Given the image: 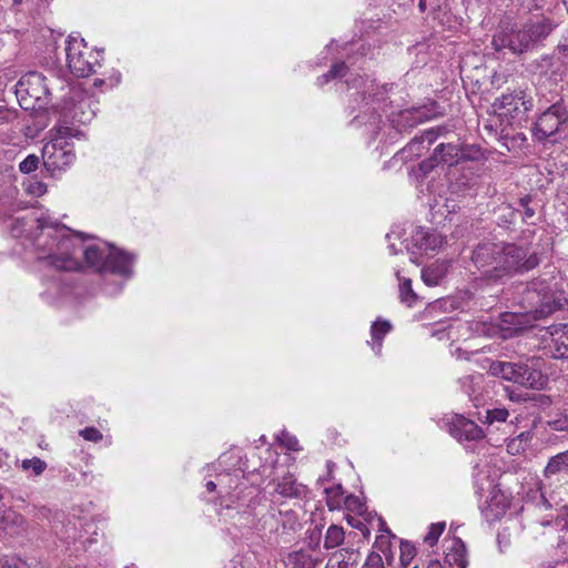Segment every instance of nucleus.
I'll return each mask as SVG.
<instances>
[{
	"instance_id": "obj_8",
	"label": "nucleus",
	"mask_w": 568,
	"mask_h": 568,
	"mask_svg": "<svg viewBox=\"0 0 568 568\" xmlns=\"http://www.w3.org/2000/svg\"><path fill=\"white\" fill-rule=\"evenodd\" d=\"M50 91L47 84V79L39 72H30L23 75L17 84V95L20 97L21 101H26L27 98L33 99L36 104L28 105L24 108H42L47 103V99Z\"/></svg>"
},
{
	"instance_id": "obj_37",
	"label": "nucleus",
	"mask_w": 568,
	"mask_h": 568,
	"mask_svg": "<svg viewBox=\"0 0 568 568\" xmlns=\"http://www.w3.org/2000/svg\"><path fill=\"white\" fill-rule=\"evenodd\" d=\"M549 425L554 430L568 433V407L557 415L556 418L550 420Z\"/></svg>"
},
{
	"instance_id": "obj_12",
	"label": "nucleus",
	"mask_w": 568,
	"mask_h": 568,
	"mask_svg": "<svg viewBox=\"0 0 568 568\" xmlns=\"http://www.w3.org/2000/svg\"><path fill=\"white\" fill-rule=\"evenodd\" d=\"M460 146L452 143L439 144L435 148L433 156L428 162L420 163V170L425 173L432 170L435 165L440 162L448 165L457 164L459 162Z\"/></svg>"
},
{
	"instance_id": "obj_34",
	"label": "nucleus",
	"mask_w": 568,
	"mask_h": 568,
	"mask_svg": "<svg viewBox=\"0 0 568 568\" xmlns=\"http://www.w3.org/2000/svg\"><path fill=\"white\" fill-rule=\"evenodd\" d=\"M509 412L506 408H493L486 412V422L493 424L495 422L504 423L507 420Z\"/></svg>"
},
{
	"instance_id": "obj_48",
	"label": "nucleus",
	"mask_w": 568,
	"mask_h": 568,
	"mask_svg": "<svg viewBox=\"0 0 568 568\" xmlns=\"http://www.w3.org/2000/svg\"><path fill=\"white\" fill-rule=\"evenodd\" d=\"M418 7H419V9L422 11H425V9H426V0H419Z\"/></svg>"
},
{
	"instance_id": "obj_31",
	"label": "nucleus",
	"mask_w": 568,
	"mask_h": 568,
	"mask_svg": "<svg viewBox=\"0 0 568 568\" xmlns=\"http://www.w3.org/2000/svg\"><path fill=\"white\" fill-rule=\"evenodd\" d=\"M528 435L526 433H521L518 437L510 439L507 443V452L510 455H518L526 449V443Z\"/></svg>"
},
{
	"instance_id": "obj_7",
	"label": "nucleus",
	"mask_w": 568,
	"mask_h": 568,
	"mask_svg": "<svg viewBox=\"0 0 568 568\" xmlns=\"http://www.w3.org/2000/svg\"><path fill=\"white\" fill-rule=\"evenodd\" d=\"M65 53L68 67L75 77H89L95 72V67L99 65L98 53L89 49L83 39L69 37Z\"/></svg>"
},
{
	"instance_id": "obj_45",
	"label": "nucleus",
	"mask_w": 568,
	"mask_h": 568,
	"mask_svg": "<svg viewBox=\"0 0 568 568\" xmlns=\"http://www.w3.org/2000/svg\"><path fill=\"white\" fill-rule=\"evenodd\" d=\"M508 397L513 402H525L527 397L523 394H517L514 390H508Z\"/></svg>"
},
{
	"instance_id": "obj_47",
	"label": "nucleus",
	"mask_w": 568,
	"mask_h": 568,
	"mask_svg": "<svg viewBox=\"0 0 568 568\" xmlns=\"http://www.w3.org/2000/svg\"><path fill=\"white\" fill-rule=\"evenodd\" d=\"M427 568H443L439 561H432Z\"/></svg>"
},
{
	"instance_id": "obj_23",
	"label": "nucleus",
	"mask_w": 568,
	"mask_h": 568,
	"mask_svg": "<svg viewBox=\"0 0 568 568\" xmlns=\"http://www.w3.org/2000/svg\"><path fill=\"white\" fill-rule=\"evenodd\" d=\"M358 552L352 548H342L332 554L328 565L337 568H348L357 561Z\"/></svg>"
},
{
	"instance_id": "obj_33",
	"label": "nucleus",
	"mask_w": 568,
	"mask_h": 568,
	"mask_svg": "<svg viewBox=\"0 0 568 568\" xmlns=\"http://www.w3.org/2000/svg\"><path fill=\"white\" fill-rule=\"evenodd\" d=\"M346 72H347L346 64L344 62H339V63L332 65L331 70L326 74H324L322 78H320L318 80L321 81V83H326L331 79L344 77L346 74Z\"/></svg>"
},
{
	"instance_id": "obj_26",
	"label": "nucleus",
	"mask_w": 568,
	"mask_h": 568,
	"mask_svg": "<svg viewBox=\"0 0 568 568\" xmlns=\"http://www.w3.org/2000/svg\"><path fill=\"white\" fill-rule=\"evenodd\" d=\"M326 505L329 510H337L342 507L344 500V490L342 485H335L329 488H325Z\"/></svg>"
},
{
	"instance_id": "obj_49",
	"label": "nucleus",
	"mask_w": 568,
	"mask_h": 568,
	"mask_svg": "<svg viewBox=\"0 0 568 568\" xmlns=\"http://www.w3.org/2000/svg\"><path fill=\"white\" fill-rule=\"evenodd\" d=\"M23 0H13L16 4H20Z\"/></svg>"
},
{
	"instance_id": "obj_42",
	"label": "nucleus",
	"mask_w": 568,
	"mask_h": 568,
	"mask_svg": "<svg viewBox=\"0 0 568 568\" xmlns=\"http://www.w3.org/2000/svg\"><path fill=\"white\" fill-rule=\"evenodd\" d=\"M365 568H385L382 557L378 554L372 552L365 562Z\"/></svg>"
},
{
	"instance_id": "obj_21",
	"label": "nucleus",
	"mask_w": 568,
	"mask_h": 568,
	"mask_svg": "<svg viewBox=\"0 0 568 568\" xmlns=\"http://www.w3.org/2000/svg\"><path fill=\"white\" fill-rule=\"evenodd\" d=\"M445 561L456 568H466V547L459 538H454Z\"/></svg>"
},
{
	"instance_id": "obj_27",
	"label": "nucleus",
	"mask_w": 568,
	"mask_h": 568,
	"mask_svg": "<svg viewBox=\"0 0 568 568\" xmlns=\"http://www.w3.org/2000/svg\"><path fill=\"white\" fill-rule=\"evenodd\" d=\"M392 325L388 321H376L371 327V335L378 348L381 347L382 339L390 331Z\"/></svg>"
},
{
	"instance_id": "obj_25",
	"label": "nucleus",
	"mask_w": 568,
	"mask_h": 568,
	"mask_svg": "<svg viewBox=\"0 0 568 568\" xmlns=\"http://www.w3.org/2000/svg\"><path fill=\"white\" fill-rule=\"evenodd\" d=\"M288 562L293 568H315L317 560L305 550H297L288 555Z\"/></svg>"
},
{
	"instance_id": "obj_16",
	"label": "nucleus",
	"mask_w": 568,
	"mask_h": 568,
	"mask_svg": "<svg viewBox=\"0 0 568 568\" xmlns=\"http://www.w3.org/2000/svg\"><path fill=\"white\" fill-rule=\"evenodd\" d=\"M275 491L284 498H303L307 494V488L297 483L293 475L287 474L276 481Z\"/></svg>"
},
{
	"instance_id": "obj_14",
	"label": "nucleus",
	"mask_w": 568,
	"mask_h": 568,
	"mask_svg": "<svg viewBox=\"0 0 568 568\" xmlns=\"http://www.w3.org/2000/svg\"><path fill=\"white\" fill-rule=\"evenodd\" d=\"M133 257L128 253L110 248L108 251L106 272L129 276L132 273Z\"/></svg>"
},
{
	"instance_id": "obj_29",
	"label": "nucleus",
	"mask_w": 568,
	"mask_h": 568,
	"mask_svg": "<svg viewBox=\"0 0 568 568\" xmlns=\"http://www.w3.org/2000/svg\"><path fill=\"white\" fill-rule=\"evenodd\" d=\"M399 296L402 302L406 303L408 306H412L416 302L417 295L413 291L409 280H405L399 284Z\"/></svg>"
},
{
	"instance_id": "obj_41",
	"label": "nucleus",
	"mask_w": 568,
	"mask_h": 568,
	"mask_svg": "<svg viewBox=\"0 0 568 568\" xmlns=\"http://www.w3.org/2000/svg\"><path fill=\"white\" fill-rule=\"evenodd\" d=\"M79 435L89 442L98 443L102 440V433L95 427H85L79 432Z\"/></svg>"
},
{
	"instance_id": "obj_6",
	"label": "nucleus",
	"mask_w": 568,
	"mask_h": 568,
	"mask_svg": "<svg viewBox=\"0 0 568 568\" xmlns=\"http://www.w3.org/2000/svg\"><path fill=\"white\" fill-rule=\"evenodd\" d=\"M489 374L532 389H542L548 377L539 369L527 364L495 361L490 364Z\"/></svg>"
},
{
	"instance_id": "obj_19",
	"label": "nucleus",
	"mask_w": 568,
	"mask_h": 568,
	"mask_svg": "<svg viewBox=\"0 0 568 568\" xmlns=\"http://www.w3.org/2000/svg\"><path fill=\"white\" fill-rule=\"evenodd\" d=\"M437 131L432 129L424 131L420 136L414 138L402 152L408 155L420 156L424 150H427L429 145L437 139Z\"/></svg>"
},
{
	"instance_id": "obj_28",
	"label": "nucleus",
	"mask_w": 568,
	"mask_h": 568,
	"mask_svg": "<svg viewBox=\"0 0 568 568\" xmlns=\"http://www.w3.org/2000/svg\"><path fill=\"white\" fill-rule=\"evenodd\" d=\"M484 158V152L477 145H463L460 146L459 162L460 161H479Z\"/></svg>"
},
{
	"instance_id": "obj_22",
	"label": "nucleus",
	"mask_w": 568,
	"mask_h": 568,
	"mask_svg": "<svg viewBox=\"0 0 568 568\" xmlns=\"http://www.w3.org/2000/svg\"><path fill=\"white\" fill-rule=\"evenodd\" d=\"M447 270V263L436 262L422 271V278L428 286H436L446 276Z\"/></svg>"
},
{
	"instance_id": "obj_18",
	"label": "nucleus",
	"mask_w": 568,
	"mask_h": 568,
	"mask_svg": "<svg viewBox=\"0 0 568 568\" xmlns=\"http://www.w3.org/2000/svg\"><path fill=\"white\" fill-rule=\"evenodd\" d=\"M508 507L509 501L507 497L504 494L495 493L490 497L483 513L488 521H496L506 514Z\"/></svg>"
},
{
	"instance_id": "obj_3",
	"label": "nucleus",
	"mask_w": 568,
	"mask_h": 568,
	"mask_svg": "<svg viewBox=\"0 0 568 568\" xmlns=\"http://www.w3.org/2000/svg\"><path fill=\"white\" fill-rule=\"evenodd\" d=\"M548 18L530 19L521 26H503L494 34L491 44L496 51L508 49L513 53H523L545 40L552 31Z\"/></svg>"
},
{
	"instance_id": "obj_35",
	"label": "nucleus",
	"mask_w": 568,
	"mask_h": 568,
	"mask_svg": "<svg viewBox=\"0 0 568 568\" xmlns=\"http://www.w3.org/2000/svg\"><path fill=\"white\" fill-rule=\"evenodd\" d=\"M424 242L420 244V247L424 250H432L439 247L443 244V237L437 233H425L423 236Z\"/></svg>"
},
{
	"instance_id": "obj_24",
	"label": "nucleus",
	"mask_w": 568,
	"mask_h": 568,
	"mask_svg": "<svg viewBox=\"0 0 568 568\" xmlns=\"http://www.w3.org/2000/svg\"><path fill=\"white\" fill-rule=\"evenodd\" d=\"M345 539V531L343 527L337 525H331L324 537V548L333 549L343 544Z\"/></svg>"
},
{
	"instance_id": "obj_9",
	"label": "nucleus",
	"mask_w": 568,
	"mask_h": 568,
	"mask_svg": "<svg viewBox=\"0 0 568 568\" xmlns=\"http://www.w3.org/2000/svg\"><path fill=\"white\" fill-rule=\"evenodd\" d=\"M43 164L48 171L65 170L74 161L75 155L67 141L52 139L42 149Z\"/></svg>"
},
{
	"instance_id": "obj_46",
	"label": "nucleus",
	"mask_w": 568,
	"mask_h": 568,
	"mask_svg": "<svg viewBox=\"0 0 568 568\" xmlns=\"http://www.w3.org/2000/svg\"><path fill=\"white\" fill-rule=\"evenodd\" d=\"M205 487H206V489H207V491H209V493H212V491H214V490H215L216 485H215V483H214V481L210 480V481H207V483L205 484Z\"/></svg>"
},
{
	"instance_id": "obj_30",
	"label": "nucleus",
	"mask_w": 568,
	"mask_h": 568,
	"mask_svg": "<svg viewBox=\"0 0 568 568\" xmlns=\"http://www.w3.org/2000/svg\"><path fill=\"white\" fill-rule=\"evenodd\" d=\"M444 529L445 523L432 524L429 526L428 532L424 537V541L430 547L434 546L438 541L440 535L444 532Z\"/></svg>"
},
{
	"instance_id": "obj_15",
	"label": "nucleus",
	"mask_w": 568,
	"mask_h": 568,
	"mask_svg": "<svg viewBox=\"0 0 568 568\" xmlns=\"http://www.w3.org/2000/svg\"><path fill=\"white\" fill-rule=\"evenodd\" d=\"M27 530L24 517L12 509H7L0 515V531L9 536H18Z\"/></svg>"
},
{
	"instance_id": "obj_5",
	"label": "nucleus",
	"mask_w": 568,
	"mask_h": 568,
	"mask_svg": "<svg viewBox=\"0 0 568 568\" xmlns=\"http://www.w3.org/2000/svg\"><path fill=\"white\" fill-rule=\"evenodd\" d=\"M531 131L539 142H560L568 135V108L561 101L551 104L537 116Z\"/></svg>"
},
{
	"instance_id": "obj_39",
	"label": "nucleus",
	"mask_w": 568,
	"mask_h": 568,
	"mask_svg": "<svg viewBox=\"0 0 568 568\" xmlns=\"http://www.w3.org/2000/svg\"><path fill=\"white\" fill-rule=\"evenodd\" d=\"M39 162L37 155L30 154L19 164V169L22 173L28 174L37 170Z\"/></svg>"
},
{
	"instance_id": "obj_10",
	"label": "nucleus",
	"mask_w": 568,
	"mask_h": 568,
	"mask_svg": "<svg viewBox=\"0 0 568 568\" xmlns=\"http://www.w3.org/2000/svg\"><path fill=\"white\" fill-rule=\"evenodd\" d=\"M534 106V99L524 90H516L511 93L503 94L496 99L493 108L500 115H509L511 118L524 115Z\"/></svg>"
},
{
	"instance_id": "obj_43",
	"label": "nucleus",
	"mask_w": 568,
	"mask_h": 568,
	"mask_svg": "<svg viewBox=\"0 0 568 568\" xmlns=\"http://www.w3.org/2000/svg\"><path fill=\"white\" fill-rule=\"evenodd\" d=\"M53 131H55V134L52 139H62V141H65V138L71 136L73 134L72 129L64 125L51 130L50 133L52 134Z\"/></svg>"
},
{
	"instance_id": "obj_2",
	"label": "nucleus",
	"mask_w": 568,
	"mask_h": 568,
	"mask_svg": "<svg viewBox=\"0 0 568 568\" xmlns=\"http://www.w3.org/2000/svg\"><path fill=\"white\" fill-rule=\"evenodd\" d=\"M52 231L54 234L49 232L48 235L57 241L55 251L47 256L39 257L41 262L60 271H79L81 263L75 254L82 252L88 266L98 272H106L108 253L104 250L98 246L83 248L78 234L72 233L64 226L55 227Z\"/></svg>"
},
{
	"instance_id": "obj_40",
	"label": "nucleus",
	"mask_w": 568,
	"mask_h": 568,
	"mask_svg": "<svg viewBox=\"0 0 568 568\" xmlns=\"http://www.w3.org/2000/svg\"><path fill=\"white\" fill-rule=\"evenodd\" d=\"M531 197L524 196L519 200V205L524 209L523 220L527 223H530V220L535 216L536 211L532 206H530ZM534 224V222H531Z\"/></svg>"
},
{
	"instance_id": "obj_36",
	"label": "nucleus",
	"mask_w": 568,
	"mask_h": 568,
	"mask_svg": "<svg viewBox=\"0 0 568 568\" xmlns=\"http://www.w3.org/2000/svg\"><path fill=\"white\" fill-rule=\"evenodd\" d=\"M400 562L403 566H407L410 564L412 559L415 556V547L409 541H400Z\"/></svg>"
},
{
	"instance_id": "obj_4",
	"label": "nucleus",
	"mask_w": 568,
	"mask_h": 568,
	"mask_svg": "<svg viewBox=\"0 0 568 568\" xmlns=\"http://www.w3.org/2000/svg\"><path fill=\"white\" fill-rule=\"evenodd\" d=\"M561 283L556 276L538 277L530 281L525 288V300L535 313L536 318L547 317L562 310L567 298L560 288Z\"/></svg>"
},
{
	"instance_id": "obj_32",
	"label": "nucleus",
	"mask_w": 568,
	"mask_h": 568,
	"mask_svg": "<svg viewBox=\"0 0 568 568\" xmlns=\"http://www.w3.org/2000/svg\"><path fill=\"white\" fill-rule=\"evenodd\" d=\"M22 468L24 470L31 469L36 476H39L47 468V464L42 459L33 457L31 459H24L22 462Z\"/></svg>"
},
{
	"instance_id": "obj_44",
	"label": "nucleus",
	"mask_w": 568,
	"mask_h": 568,
	"mask_svg": "<svg viewBox=\"0 0 568 568\" xmlns=\"http://www.w3.org/2000/svg\"><path fill=\"white\" fill-rule=\"evenodd\" d=\"M29 193L32 194V195H37V196H40L42 194L45 193L47 191V185L42 182H34V183H31L29 185V189H28Z\"/></svg>"
},
{
	"instance_id": "obj_17",
	"label": "nucleus",
	"mask_w": 568,
	"mask_h": 568,
	"mask_svg": "<svg viewBox=\"0 0 568 568\" xmlns=\"http://www.w3.org/2000/svg\"><path fill=\"white\" fill-rule=\"evenodd\" d=\"M551 354L554 358H568V324L555 327L551 333Z\"/></svg>"
},
{
	"instance_id": "obj_1",
	"label": "nucleus",
	"mask_w": 568,
	"mask_h": 568,
	"mask_svg": "<svg viewBox=\"0 0 568 568\" xmlns=\"http://www.w3.org/2000/svg\"><path fill=\"white\" fill-rule=\"evenodd\" d=\"M471 261L487 280L498 281L514 272H527L539 265L537 254L516 244L483 242L473 251Z\"/></svg>"
},
{
	"instance_id": "obj_11",
	"label": "nucleus",
	"mask_w": 568,
	"mask_h": 568,
	"mask_svg": "<svg viewBox=\"0 0 568 568\" xmlns=\"http://www.w3.org/2000/svg\"><path fill=\"white\" fill-rule=\"evenodd\" d=\"M69 100L64 106L68 114L79 123L87 124L91 122L95 115V100L93 97L88 95L80 88H72Z\"/></svg>"
},
{
	"instance_id": "obj_38",
	"label": "nucleus",
	"mask_w": 568,
	"mask_h": 568,
	"mask_svg": "<svg viewBox=\"0 0 568 568\" xmlns=\"http://www.w3.org/2000/svg\"><path fill=\"white\" fill-rule=\"evenodd\" d=\"M277 440L288 450H300L297 438L285 430H282L281 434L277 435Z\"/></svg>"
},
{
	"instance_id": "obj_50",
	"label": "nucleus",
	"mask_w": 568,
	"mask_h": 568,
	"mask_svg": "<svg viewBox=\"0 0 568 568\" xmlns=\"http://www.w3.org/2000/svg\"><path fill=\"white\" fill-rule=\"evenodd\" d=\"M566 4H568V0H566Z\"/></svg>"
},
{
	"instance_id": "obj_20",
	"label": "nucleus",
	"mask_w": 568,
	"mask_h": 568,
	"mask_svg": "<svg viewBox=\"0 0 568 568\" xmlns=\"http://www.w3.org/2000/svg\"><path fill=\"white\" fill-rule=\"evenodd\" d=\"M544 475L548 479L558 475H568V449L549 459Z\"/></svg>"
},
{
	"instance_id": "obj_13",
	"label": "nucleus",
	"mask_w": 568,
	"mask_h": 568,
	"mask_svg": "<svg viewBox=\"0 0 568 568\" xmlns=\"http://www.w3.org/2000/svg\"><path fill=\"white\" fill-rule=\"evenodd\" d=\"M450 435L458 440H477L483 437L481 428L464 416H456L449 425Z\"/></svg>"
}]
</instances>
